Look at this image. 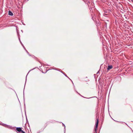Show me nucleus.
<instances>
[{
	"label": "nucleus",
	"mask_w": 133,
	"mask_h": 133,
	"mask_svg": "<svg viewBox=\"0 0 133 133\" xmlns=\"http://www.w3.org/2000/svg\"><path fill=\"white\" fill-rule=\"evenodd\" d=\"M98 119H97V122L96 123L95 126V130L96 132V133L97 128L98 125Z\"/></svg>",
	"instance_id": "f257e3e1"
},
{
	"label": "nucleus",
	"mask_w": 133,
	"mask_h": 133,
	"mask_svg": "<svg viewBox=\"0 0 133 133\" xmlns=\"http://www.w3.org/2000/svg\"><path fill=\"white\" fill-rule=\"evenodd\" d=\"M113 68V66L111 65H108L107 68V70H109L112 69Z\"/></svg>",
	"instance_id": "7ed1b4c3"
},
{
	"label": "nucleus",
	"mask_w": 133,
	"mask_h": 133,
	"mask_svg": "<svg viewBox=\"0 0 133 133\" xmlns=\"http://www.w3.org/2000/svg\"><path fill=\"white\" fill-rule=\"evenodd\" d=\"M9 15L12 16V15H13V14L10 11H9Z\"/></svg>",
	"instance_id": "20e7f679"
},
{
	"label": "nucleus",
	"mask_w": 133,
	"mask_h": 133,
	"mask_svg": "<svg viewBox=\"0 0 133 133\" xmlns=\"http://www.w3.org/2000/svg\"><path fill=\"white\" fill-rule=\"evenodd\" d=\"M65 75V76H66V77H67V76L66 75Z\"/></svg>",
	"instance_id": "6e6552de"
},
{
	"label": "nucleus",
	"mask_w": 133,
	"mask_h": 133,
	"mask_svg": "<svg viewBox=\"0 0 133 133\" xmlns=\"http://www.w3.org/2000/svg\"><path fill=\"white\" fill-rule=\"evenodd\" d=\"M62 124L63 126L64 127V128L65 129V125L63 123H62Z\"/></svg>",
	"instance_id": "423d86ee"
},
{
	"label": "nucleus",
	"mask_w": 133,
	"mask_h": 133,
	"mask_svg": "<svg viewBox=\"0 0 133 133\" xmlns=\"http://www.w3.org/2000/svg\"><path fill=\"white\" fill-rule=\"evenodd\" d=\"M3 125L4 126H6V125L5 124H4Z\"/></svg>",
	"instance_id": "0eeeda50"
},
{
	"label": "nucleus",
	"mask_w": 133,
	"mask_h": 133,
	"mask_svg": "<svg viewBox=\"0 0 133 133\" xmlns=\"http://www.w3.org/2000/svg\"><path fill=\"white\" fill-rule=\"evenodd\" d=\"M16 130L19 132H21L22 131L21 128L20 127H17L16 128Z\"/></svg>",
	"instance_id": "f03ea898"
},
{
	"label": "nucleus",
	"mask_w": 133,
	"mask_h": 133,
	"mask_svg": "<svg viewBox=\"0 0 133 133\" xmlns=\"http://www.w3.org/2000/svg\"><path fill=\"white\" fill-rule=\"evenodd\" d=\"M21 132L20 133H25L22 130Z\"/></svg>",
	"instance_id": "39448f33"
}]
</instances>
